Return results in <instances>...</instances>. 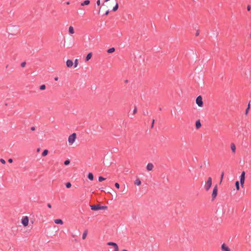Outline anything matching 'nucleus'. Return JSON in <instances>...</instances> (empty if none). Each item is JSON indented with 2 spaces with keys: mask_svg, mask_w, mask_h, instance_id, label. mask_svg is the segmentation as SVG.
Wrapping results in <instances>:
<instances>
[{
  "mask_svg": "<svg viewBox=\"0 0 251 251\" xmlns=\"http://www.w3.org/2000/svg\"><path fill=\"white\" fill-rule=\"evenodd\" d=\"M212 183V179L211 177H209L207 178V181H205L204 185V188L206 191H209L210 187H211Z\"/></svg>",
  "mask_w": 251,
  "mask_h": 251,
  "instance_id": "f257e3e1",
  "label": "nucleus"
},
{
  "mask_svg": "<svg viewBox=\"0 0 251 251\" xmlns=\"http://www.w3.org/2000/svg\"><path fill=\"white\" fill-rule=\"evenodd\" d=\"M91 209L92 210H99L100 209H107V207L106 206H100L99 204L97 205H90Z\"/></svg>",
  "mask_w": 251,
  "mask_h": 251,
  "instance_id": "f03ea898",
  "label": "nucleus"
},
{
  "mask_svg": "<svg viewBox=\"0 0 251 251\" xmlns=\"http://www.w3.org/2000/svg\"><path fill=\"white\" fill-rule=\"evenodd\" d=\"M76 135L74 133L70 135L68 137V142L70 145H72L75 141Z\"/></svg>",
  "mask_w": 251,
  "mask_h": 251,
  "instance_id": "7ed1b4c3",
  "label": "nucleus"
},
{
  "mask_svg": "<svg viewBox=\"0 0 251 251\" xmlns=\"http://www.w3.org/2000/svg\"><path fill=\"white\" fill-rule=\"evenodd\" d=\"M217 192H218V187H217V185H216L213 189V192H212V200H215L216 199V198L217 197Z\"/></svg>",
  "mask_w": 251,
  "mask_h": 251,
  "instance_id": "20e7f679",
  "label": "nucleus"
},
{
  "mask_svg": "<svg viewBox=\"0 0 251 251\" xmlns=\"http://www.w3.org/2000/svg\"><path fill=\"white\" fill-rule=\"evenodd\" d=\"M196 102L197 104L199 107L202 106V105H203L202 99L201 96H199L197 98Z\"/></svg>",
  "mask_w": 251,
  "mask_h": 251,
  "instance_id": "39448f33",
  "label": "nucleus"
},
{
  "mask_svg": "<svg viewBox=\"0 0 251 251\" xmlns=\"http://www.w3.org/2000/svg\"><path fill=\"white\" fill-rule=\"evenodd\" d=\"M22 224L24 226H26L29 222V219L27 216H25L22 219Z\"/></svg>",
  "mask_w": 251,
  "mask_h": 251,
  "instance_id": "423d86ee",
  "label": "nucleus"
},
{
  "mask_svg": "<svg viewBox=\"0 0 251 251\" xmlns=\"http://www.w3.org/2000/svg\"><path fill=\"white\" fill-rule=\"evenodd\" d=\"M245 176V172L244 171H243L242 172L241 175L240 176V184L242 187H243L244 184Z\"/></svg>",
  "mask_w": 251,
  "mask_h": 251,
  "instance_id": "0eeeda50",
  "label": "nucleus"
},
{
  "mask_svg": "<svg viewBox=\"0 0 251 251\" xmlns=\"http://www.w3.org/2000/svg\"><path fill=\"white\" fill-rule=\"evenodd\" d=\"M221 250L222 251H230L229 248L225 243L222 244Z\"/></svg>",
  "mask_w": 251,
  "mask_h": 251,
  "instance_id": "6e6552de",
  "label": "nucleus"
},
{
  "mask_svg": "<svg viewBox=\"0 0 251 251\" xmlns=\"http://www.w3.org/2000/svg\"><path fill=\"white\" fill-rule=\"evenodd\" d=\"M74 63L72 60L68 59L66 61V65L68 67H71L73 66Z\"/></svg>",
  "mask_w": 251,
  "mask_h": 251,
  "instance_id": "1a4fd4ad",
  "label": "nucleus"
},
{
  "mask_svg": "<svg viewBox=\"0 0 251 251\" xmlns=\"http://www.w3.org/2000/svg\"><path fill=\"white\" fill-rule=\"evenodd\" d=\"M153 165L151 163H149L147 165V170L149 171H151L153 169Z\"/></svg>",
  "mask_w": 251,
  "mask_h": 251,
  "instance_id": "9d476101",
  "label": "nucleus"
},
{
  "mask_svg": "<svg viewBox=\"0 0 251 251\" xmlns=\"http://www.w3.org/2000/svg\"><path fill=\"white\" fill-rule=\"evenodd\" d=\"M107 245L108 246H113L114 247V249L119 248L117 244L114 242H108L107 243Z\"/></svg>",
  "mask_w": 251,
  "mask_h": 251,
  "instance_id": "9b49d317",
  "label": "nucleus"
},
{
  "mask_svg": "<svg viewBox=\"0 0 251 251\" xmlns=\"http://www.w3.org/2000/svg\"><path fill=\"white\" fill-rule=\"evenodd\" d=\"M195 125H196V128H197V129L200 128L201 127V125L200 121V120L197 121L196 122Z\"/></svg>",
  "mask_w": 251,
  "mask_h": 251,
  "instance_id": "f8f14e48",
  "label": "nucleus"
},
{
  "mask_svg": "<svg viewBox=\"0 0 251 251\" xmlns=\"http://www.w3.org/2000/svg\"><path fill=\"white\" fill-rule=\"evenodd\" d=\"M90 3V0H86L80 3V5L83 6L84 5H88Z\"/></svg>",
  "mask_w": 251,
  "mask_h": 251,
  "instance_id": "ddd939ff",
  "label": "nucleus"
},
{
  "mask_svg": "<svg viewBox=\"0 0 251 251\" xmlns=\"http://www.w3.org/2000/svg\"><path fill=\"white\" fill-rule=\"evenodd\" d=\"M69 32L71 34H74L75 31H74V27H73V26H70L69 27Z\"/></svg>",
  "mask_w": 251,
  "mask_h": 251,
  "instance_id": "4468645a",
  "label": "nucleus"
},
{
  "mask_svg": "<svg viewBox=\"0 0 251 251\" xmlns=\"http://www.w3.org/2000/svg\"><path fill=\"white\" fill-rule=\"evenodd\" d=\"M230 148H231V150L232 151L233 153H234L235 152V150H236V147H235V145H234V144L232 143L230 145Z\"/></svg>",
  "mask_w": 251,
  "mask_h": 251,
  "instance_id": "2eb2a0df",
  "label": "nucleus"
},
{
  "mask_svg": "<svg viewBox=\"0 0 251 251\" xmlns=\"http://www.w3.org/2000/svg\"><path fill=\"white\" fill-rule=\"evenodd\" d=\"M92 54L91 52L89 53L86 57L85 61H88V60H89L92 57Z\"/></svg>",
  "mask_w": 251,
  "mask_h": 251,
  "instance_id": "dca6fc26",
  "label": "nucleus"
},
{
  "mask_svg": "<svg viewBox=\"0 0 251 251\" xmlns=\"http://www.w3.org/2000/svg\"><path fill=\"white\" fill-rule=\"evenodd\" d=\"M54 223L56 224L62 225L63 221L61 219H55L54 220Z\"/></svg>",
  "mask_w": 251,
  "mask_h": 251,
  "instance_id": "f3484780",
  "label": "nucleus"
},
{
  "mask_svg": "<svg viewBox=\"0 0 251 251\" xmlns=\"http://www.w3.org/2000/svg\"><path fill=\"white\" fill-rule=\"evenodd\" d=\"M88 178L91 180H93V179H94V176H93V175L92 173H89L88 174Z\"/></svg>",
  "mask_w": 251,
  "mask_h": 251,
  "instance_id": "a211bd4d",
  "label": "nucleus"
},
{
  "mask_svg": "<svg viewBox=\"0 0 251 251\" xmlns=\"http://www.w3.org/2000/svg\"><path fill=\"white\" fill-rule=\"evenodd\" d=\"M87 235V230H85L84 232L83 233L82 238L84 240L86 238V236Z\"/></svg>",
  "mask_w": 251,
  "mask_h": 251,
  "instance_id": "6ab92c4d",
  "label": "nucleus"
},
{
  "mask_svg": "<svg viewBox=\"0 0 251 251\" xmlns=\"http://www.w3.org/2000/svg\"><path fill=\"white\" fill-rule=\"evenodd\" d=\"M115 51V48H110L109 49L107 50V52L108 53H112L114 51Z\"/></svg>",
  "mask_w": 251,
  "mask_h": 251,
  "instance_id": "aec40b11",
  "label": "nucleus"
},
{
  "mask_svg": "<svg viewBox=\"0 0 251 251\" xmlns=\"http://www.w3.org/2000/svg\"><path fill=\"white\" fill-rule=\"evenodd\" d=\"M141 183V181L139 179H136L135 181V184L137 185H140Z\"/></svg>",
  "mask_w": 251,
  "mask_h": 251,
  "instance_id": "412c9836",
  "label": "nucleus"
},
{
  "mask_svg": "<svg viewBox=\"0 0 251 251\" xmlns=\"http://www.w3.org/2000/svg\"><path fill=\"white\" fill-rule=\"evenodd\" d=\"M48 151L47 150H45L42 153V155L43 156H46L47 154H48Z\"/></svg>",
  "mask_w": 251,
  "mask_h": 251,
  "instance_id": "4be33fe9",
  "label": "nucleus"
},
{
  "mask_svg": "<svg viewBox=\"0 0 251 251\" xmlns=\"http://www.w3.org/2000/svg\"><path fill=\"white\" fill-rule=\"evenodd\" d=\"M118 6H118V3H116V4H115V5L113 7L112 10H113V11H116L118 9Z\"/></svg>",
  "mask_w": 251,
  "mask_h": 251,
  "instance_id": "5701e85b",
  "label": "nucleus"
},
{
  "mask_svg": "<svg viewBox=\"0 0 251 251\" xmlns=\"http://www.w3.org/2000/svg\"><path fill=\"white\" fill-rule=\"evenodd\" d=\"M78 59H75V62H74V67H75V68H76V67L77 66V65H78Z\"/></svg>",
  "mask_w": 251,
  "mask_h": 251,
  "instance_id": "b1692460",
  "label": "nucleus"
},
{
  "mask_svg": "<svg viewBox=\"0 0 251 251\" xmlns=\"http://www.w3.org/2000/svg\"><path fill=\"white\" fill-rule=\"evenodd\" d=\"M235 186H236V188L237 190H239V182L238 181H236L235 182Z\"/></svg>",
  "mask_w": 251,
  "mask_h": 251,
  "instance_id": "393cba45",
  "label": "nucleus"
},
{
  "mask_svg": "<svg viewBox=\"0 0 251 251\" xmlns=\"http://www.w3.org/2000/svg\"><path fill=\"white\" fill-rule=\"evenodd\" d=\"M46 85H44V84H43L42 85L40 86V89L41 90H45L46 89Z\"/></svg>",
  "mask_w": 251,
  "mask_h": 251,
  "instance_id": "a878e982",
  "label": "nucleus"
},
{
  "mask_svg": "<svg viewBox=\"0 0 251 251\" xmlns=\"http://www.w3.org/2000/svg\"><path fill=\"white\" fill-rule=\"evenodd\" d=\"M98 179L99 181L101 182L102 181L105 180V178L103 177L102 176H99Z\"/></svg>",
  "mask_w": 251,
  "mask_h": 251,
  "instance_id": "bb28decb",
  "label": "nucleus"
},
{
  "mask_svg": "<svg viewBox=\"0 0 251 251\" xmlns=\"http://www.w3.org/2000/svg\"><path fill=\"white\" fill-rule=\"evenodd\" d=\"M250 103H249L248 105V107L246 109V111H245V114L247 115L248 113V111H249V110L250 109Z\"/></svg>",
  "mask_w": 251,
  "mask_h": 251,
  "instance_id": "cd10ccee",
  "label": "nucleus"
},
{
  "mask_svg": "<svg viewBox=\"0 0 251 251\" xmlns=\"http://www.w3.org/2000/svg\"><path fill=\"white\" fill-rule=\"evenodd\" d=\"M70 160H65V161H64V164H65V165H69V164H70Z\"/></svg>",
  "mask_w": 251,
  "mask_h": 251,
  "instance_id": "c85d7f7f",
  "label": "nucleus"
},
{
  "mask_svg": "<svg viewBox=\"0 0 251 251\" xmlns=\"http://www.w3.org/2000/svg\"><path fill=\"white\" fill-rule=\"evenodd\" d=\"M66 186L67 188H70L71 186V183L70 182H67L66 184Z\"/></svg>",
  "mask_w": 251,
  "mask_h": 251,
  "instance_id": "c756f323",
  "label": "nucleus"
},
{
  "mask_svg": "<svg viewBox=\"0 0 251 251\" xmlns=\"http://www.w3.org/2000/svg\"><path fill=\"white\" fill-rule=\"evenodd\" d=\"M0 162L3 164H5V161L2 158L0 159Z\"/></svg>",
  "mask_w": 251,
  "mask_h": 251,
  "instance_id": "7c9ffc66",
  "label": "nucleus"
},
{
  "mask_svg": "<svg viewBox=\"0 0 251 251\" xmlns=\"http://www.w3.org/2000/svg\"><path fill=\"white\" fill-rule=\"evenodd\" d=\"M25 65H26V62H22L21 63V66L22 67H25Z\"/></svg>",
  "mask_w": 251,
  "mask_h": 251,
  "instance_id": "2f4dec72",
  "label": "nucleus"
},
{
  "mask_svg": "<svg viewBox=\"0 0 251 251\" xmlns=\"http://www.w3.org/2000/svg\"><path fill=\"white\" fill-rule=\"evenodd\" d=\"M137 112V108L135 106L133 111V115H134Z\"/></svg>",
  "mask_w": 251,
  "mask_h": 251,
  "instance_id": "473e14b6",
  "label": "nucleus"
},
{
  "mask_svg": "<svg viewBox=\"0 0 251 251\" xmlns=\"http://www.w3.org/2000/svg\"><path fill=\"white\" fill-rule=\"evenodd\" d=\"M115 187H116L117 188H118V189H119V187H120V185H119V184L118 183H117V182H116V183H115Z\"/></svg>",
  "mask_w": 251,
  "mask_h": 251,
  "instance_id": "72a5a7b5",
  "label": "nucleus"
},
{
  "mask_svg": "<svg viewBox=\"0 0 251 251\" xmlns=\"http://www.w3.org/2000/svg\"><path fill=\"white\" fill-rule=\"evenodd\" d=\"M224 172H222V174H221V181H222V180H223V177H224Z\"/></svg>",
  "mask_w": 251,
  "mask_h": 251,
  "instance_id": "f704fd0d",
  "label": "nucleus"
},
{
  "mask_svg": "<svg viewBox=\"0 0 251 251\" xmlns=\"http://www.w3.org/2000/svg\"><path fill=\"white\" fill-rule=\"evenodd\" d=\"M247 9L248 11H250L251 10V6L250 5H248Z\"/></svg>",
  "mask_w": 251,
  "mask_h": 251,
  "instance_id": "c9c22d12",
  "label": "nucleus"
},
{
  "mask_svg": "<svg viewBox=\"0 0 251 251\" xmlns=\"http://www.w3.org/2000/svg\"><path fill=\"white\" fill-rule=\"evenodd\" d=\"M8 161L9 162V163H12L13 162V159L12 158H9L8 160Z\"/></svg>",
  "mask_w": 251,
  "mask_h": 251,
  "instance_id": "e433bc0d",
  "label": "nucleus"
},
{
  "mask_svg": "<svg viewBox=\"0 0 251 251\" xmlns=\"http://www.w3.org/2000/svg\"><path fill=\"white\" fill-rule=\"evenodd\" d=\"M100 0H98L97 1V5H99L100 4Z\"/></svg>",
  "mask_w": 251,
  "mask_h": 251,
  "instance_id": "4c0bfd02",
  "label": "nucleus"
},
{
  "mask_svg": "<svg viewBox=\"0 0 251 251\" xmlns=\"http://www.w3.org/2000/svg\"><path fill=\"white\" fill-rule=\"evenodd\" d=\"M47 206H48L49 208H50L51 207V204H50V203H48V204H47Z\"/></svg>",
  "mask_w": 251,
  "mask_h": 251,
  "instance_id": "58836bf2",
  "label": "nucleus"
},
{
  "mask_svg": "<svg viewBox=\"0 0 251 251\" xmlns=\"http://www.w3.org/2000/svg\"><path fill=\"white\" fill-rule=\"evenodd\" d=\"M35 127H34V126H32V127H31V130L32 131H34V130H35Z\"/></svg>",
  "mask_w": 251,
  "mask_h": 251,
  "instance_id": "ea45409f",
  "label": "nucleus"
},
{
  "mask_svg": "<svg viewBox=\"0 0 251 251\" xmlns=\"http://www.w3.org/2000/svg\"><path fill=\"white\" fill-rule=\"evenodd\" d=\"M154 122V120H152V124H151V127H152L153 126Z\"/></svg>",
  "mask_w": 251,
  "mask_h": 251,
  "instance_id": "a19ab883",
  "label": "nucleus"
},
{
  "mask_svg": "<svg viewBox=\"0 0 251 251\" xmlns=\"http://www.w3.org/2000/svg\"><path fill=\"white\" fill-rule=\"evenodd\" d=\"M108 13H109V10H107V11H106L105 12V15H108Z\"/></svg>",
  "mask_w": 251,
  "mask_h": 251,
  "instance_id": "79ce46f5",
  "label": "nucleus"
},
{
  "mask_svg": "<svg viewBox=\"0 0 251 251\" xmlns=\"http://www.w3.org/2000/svg\"><path fill=\"white\" fill-rule=\"evenodd\" d=\"M54 80H55V81H57V80H58V77H55L54 78Z\"/></svg>",
  "mask_w": 251,
  "mask_h": 251,
  "instance_id": "37998d69",
  "label": "nucleus"
},
{
  "mask_svg": "<svg viewBox=\"0 0 251 251\" xmlns=\"http://www.w3.org/2000/svg\"><path fill=\"white\" fill-rule=\"evenodd\" d=\"M114 251H119V248L114 249Z\"/></svg>",
  "mask_w": 251,
  "mask_h": 251,
  "instance_id": "c03bdc74",
  "label": "nucleus"
},
{
  "mask_svg": "<svg viewBox=\"0 0 251 251\" xmlns=\"http://www.w3.org/2000/svg\"><path fill=\"white\" fill-rule=\"evenodd\" d=\"M199 34V32L198 31L196 33V36H198Z\"/></svg>",
  "mask_w": 251,
  "mask_h": 251,
  "instance_id": "a18cd8bd",
  "label": "nucleus"
},
{
  "mask_svg": "<svg viewBox=\"0 0 251 251\" xmlns=\"http://www.w3.org/2000/svg\"><path fill=\"white\" fill-rule=\"evenodd\" d=\"M66 3H67V4H70V2L68 1V2H67Z\"/></svg>",
  "mask_w": 251,
  "mask_h": 251,
  "instance_id": "49530a36",
  "label": "nucleus"
},
{
  "mask_svg": "<svg viewBox=\"0 0 251 251\" xmlns=\"http://www.w3.org/2000/svg\"><path fill=\"white\" fill-rule=\"evenodd\" d=\"M122 251H127V250H122Z\"/></svg>",
  "mask_w": 251,
  "mask_h": 251,
  "instance_id": "de8ad7c7",
  "label": "nucleus"
}]
</instances>
